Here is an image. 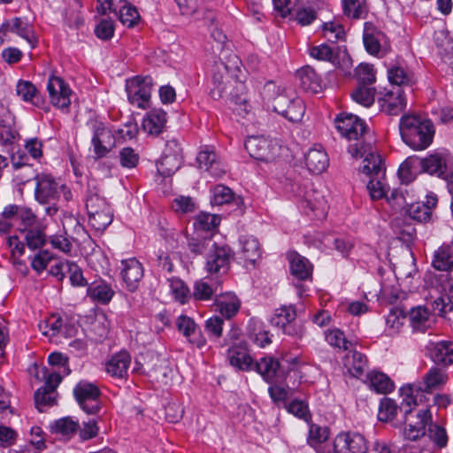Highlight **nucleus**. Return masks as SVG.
<instances>
[{
    "label": "nucleus",
    "instance_id": "nucleus-1",
    "mask_svg": "<svg viewBox=\"0 0 453 453\" xmlns=\"http://www.w3.org/2000/svg\"><path fill=\"white\" fill-rule=\"evenodd\" d=\"M244 78L245 73L239 57L233 52L222 50L220 61L216 63L212 75V98L219 99L227 96L234 104V111L239 114L247 113L249 104L244 96Z\"/></svg>",
    "mask_w": 453,
    "mask_h": 453
},
{
    "label": "nucleus",
    "instance_id": "nucleus-2",
    "mask_svg": "<svg viewBox=\"0 0 453 453\" xmlns=\"http://www.w3.org/2000/svg\"><path fill=\"white\" fill-rule=\"evenodd\" d=\"M334 123L338 132L352 142L348 147L351 157H365L369 152H373L372 143L366 140L367 127L361 119L350 113H341Z\"/></svg>",
    "mask_w": 453,
    "mask_h": 453
},
{
    "label": "nucleus",
    "instance_id": "nucleus-3",
    "mask_svg": "<svg viewBox=\"0 0 453 453\" xmlns=\"http://www.w3.org/2000/svg\"><path fill=\"white\" fill-rule=\"evenodd\" d=\"M404 436L415 441L426 434V426L430 440L440 449L446 447L448 435L445 428L432 422V414L428 408L420 410L416 415L404 413Z\"/></svg>",
    "mask_w": 453,
    "mask_h": 453
},
{
    "label": "nucleus",
    "instance_id": "nucleus-4",
    "mask_svg": "<svg viewBox=\"0 0 453 453\" xmlns=\"http://www.w3.org/2000/svg\"><path fill=\"white\" fill-rule=\"evenodd\" d=\"M447 372L437 366H432L422 377V381L411 383L400 388V395L403 397V409L405 414H411L417 406V395L420 392L432 393L441 389L448 381Z\"/></svg>",
    "mask_w": 453,
    "mask_h": 453
},
{
    "label": "nucleus",
    "instance_id": "nucleus-5",
    "mask_svg": "<svg viewBox=\"0 0 453 453\" xmlns=\"http://www.w3.org/2000/svg\"><path fill=\"white\" fill-rule=\"evenodd\" d=\"M261 95L268 104H272L274 111L289 121L299 122L302 120L305 112V105L301 98L288 97L273 81L265 84Z\"/></svg>",
    "mask_w": 453,
    "mask_h": 453
},
{
    "label": "nucleus",
    "instance_id": "nucleus-6",
    "mask_svg": "<svg viewBox=\"0 0 453 453\" xmlns=\"http://www.w3.org/2000/svg\"><path fill=\"white\" fill-rule=\"evenodd\" d=\"M399 131L403 141L417 150L426 149L434 135L433 123L416 115H403L400 119Z\"/></svg>",
    "mask_w": 453,
    "mask_h": 453
},
{
    "label": "nucleus",
    "instance_id": "nucleus-7",
    "mask_svg": "<svg viewBox=\"0 0 453 453\" xmlns=\"http://www.w3.org/2000/svg\"><path fill=\"white\" fill-rule=\"evenodd\" d=\"M363 163L362 172L370 177L367 189L371 198H386L390 189L385 181V169L380 156L375 152H369Z\"/></svg>",
    "mask_w": 453,
    "mask_h": 453
},
{
    "label": "nucleus",
    "instance_id": "nucleus-8",
    "mask_svg": "<svg viewBox=\"0 0 453 453\" xmlns=\"http://www.w3.org/2000/svg\"><path fill=\"white\" fill-rule=\"evenodd\" d=\"M35 179L36 180L35 197L38 203L42 204L55 203L61 194L66 202L72 200L71 189L58 181L51 174L39 173Z\"/></svg>",
    "mask_w": 453,
    "mask_h": 453
},
{
    "label": "nucleus",
    "instance_id": "nucleus-9",
    "mask_svg": "<svg viewBox=\"0 0 453 453\" xmlns=\"http://www.w3.org/2000/svg\"><path fill=\"white\" fill-rule=\"evenodd\" d=\"M89 223L96 231H104L113 219L111 206L97 190L89 189L86 198Z\"/></svg>",
    "mask_w": 453,
    "mask_h": 453
},
{
    "label": "nucleus",
    "instance_id": "nucleus-10",
    "mask_svg": "<svg viewBox=\"0 0 453 453\" xmlns=\"http://www.w3.org/2000/svg\"><path fill=\"white\" fill-rule=\"evenodd\" d=\"M40 373L44 380V385L38 388L35 393V403L39 411H44V408L50 407L55 404V390L62 380V377L58 372H49L46 367H42L37 373Z\"/></svg>",
    "mask_w": 453,
    "mask_h": 453
},
{
    "label": "nucleus",
    "instance_id": "nucleus-11",
    "mask_svg": "<svg viewBox=\"0 0 453 453\" xmlns=\"http://www.w3.org/2000/svg\"><path fill=\"white\" fill-rule=\"evenodd\" d=\"M244 146L251 157L265 162L274 160L281 149L277 141L262 135L249 137Z\"/></svg>",
    "mask_w": 453,
    "mask_h": 453
},
{
    "label": "nucleus",
    "instance_id": "nucleus-12",
    "mask_svg": "<svg viewBox=\"0 0 453 453\" xmlns=\"http://www.w3.org/2000/svg\"><path fill=\"white\" fill-rule=\"evenodd\" d=\"M152 87L153 80L150 76H136L128 80L126 90L129 102L139 108L145 109L150 98Z\"/></svg>",
    "mask_w": 453,
    "mask_h": 453
},
{
    "label": "nucleus",
    "instance_id": "nucleus-13",
    "mask_svg": "<svg viewBox=\"0 0 453 453\" xmlns=\"http://www.w3.org/2000/svg\"><path fill=\"white\" fill-rule=\"evenodd\" d=\"M74 396L81 408L88 414H96L100 410L98 387L88 381H80L73 389Z\"/></svg>",
    "mask_w": 453,
    "mask_h": 453
},
{
    "label": "nucleus",
    "instance_id": "nucleus-14",
    "mask_svg": "<svg viewBox=\"0 0 453 453\" xmlns=\"http://www.w3.org/2000/svg\"><path fill=\"white\" fill-rule=\"evenodd\" d=\"M334 453H366L368 445L358 433H341L334 441Z\"/></svg>",
    "mask_w": 453,
    "mask_h": 453
},
{
    "label": "nucleus",
    "instance_id": "nucleus-15",
    "mask_svg": "<svg viewBox=\"0 0 453 453\" xmlns=\"http://www.w3.org/2000/svg\"><path fill=\"white\" fill-rule=\"evenodd\" d=\"M93 130L92 145L97 157H104L115 144V137L111 130L103 123L91 122Z\"/></svg>",
    "mask_w": 453,
    "mask_h": 453
},
{
    "label": "nucleus",
    "instance_id": "nucleus-16",
    "mask_svg": "<svg viewBox=\"0 0 453 453\" xmlns=\"http://www.w3.org/2000/svg\"><path fill=\"white\" fill-rule=\"evenodd\" d=\"M47 91L54 106L60 109H67L70 106L72 90L61 78L50 76L47 82Z\"/></svg>",
    "mask_w": 453,
    "mask_h": 453
},
{
    "label": "nucleus",
    "instance_id": "nucleus-17",
    "mask_svg": "<svg viewBox=\"0 0 453 453\" xmlns=\"http://www.w3.org/2000/svg\"><path fill=\"white\" fill-rule=\"evenodd\" d=\"M231 249L227 245L215 244L206 256V270L210 273H225L229 268L232 258Z\"/></svg>",
    "mask_w": 453,
    "mask_h": 453
},
{
    "label": "nucleus",
    "instance_id": "nucleus-18",
    "mask_svg": "<svg viewBox=\"0 0 453 453\" xmlns=\"http://www.w3.org/2000/svg\"><path fill=\"white\" fill-rule=\"evenodd\" d=\"M120 274L126 288L135 291L143 278L144 269L142 263L135 257L123 259L120 262Z\"/></svg>",
    "mask_w": 453,
    "mask_h": 453
},
{
    "label": "nucleus",
    "instance_id": "nucleus-19",
    "mask_svg": "<svg viewBox=\"0 0 453 453\" xmlns=\"http://www.w3.org/2000/svg\"><path fill=\"white\" fill-rule=\"evenodd\" d=\"M309 53L311 58L320 60L328 61L338 68L349 69L350 65V58L346 52L342 53V65L340 63V52L338 48H332L326 43H322L318 46H312L309 50Z\"/></svg>",
    "mask_w": 453,
    "mask_h": 453
},
{
    "label": "nucleus",
    "instance_id": "nucleus-20",
    "mask_svg": "<svg viewBox=\"0 0 453 453\" xmlns=\"http://www.w3.org/2000/svg\"><path fill=\"white\" fill-rule=\"evenodd\" d=\"M364 45L371 55H378L387 42L383 32L379 30L372 22H365L363 34Z\"/></svg>",
    "mask_w": 453,
    "mask_h": 453
},
{
    "label": "nucleus",
    "instance_id": "nucleus-21",
    "mask_svg": "<svg viewBox=\"0 0 453 453\" xmlns=\"http://www.w3.org/2000/svg\"><path fill=\"white\" fill-rule=\"evenodd\" d=\"M301 203L302 206L304 209H308L315 219H321L326 218L328 205L320 192L312 188L309 189L308 192H305V196Z\"/></svg>",
    "mask_w": 453,
    "mask_h": 453
},
{
    "label": "nucleus",
    "instance_id": "nucleus-22",
    "mask_svg": "<svg viewBox=\"0 0 453 453\" xmlns=\"http://www.w3.org/2000/svg\"><path fill=\"white\" fill-rule=\"evenodd\" d=\"M18 135L14 127V117L8 107L0 101V145L12 143Z\"/></svg>",
    "mask_w": 453,
    "mask_h": 453
},
{
    "label": "nucleus",
    "instance_id": "nucleus-23",
    "mask_svg": "<svg viewBox=\"0 0 453 453\" xmlns=\"http://www.w3.org/2000/svg\"><path fill=\"white\" fill-rule=\"evenodd\" d=\"M196 162L200 169L209 172L213 177L219 178L226 173L218 160L217 154L210 147L206 146L199 151Z\"/></svg>",
    "mask_w": 453,
    "mask_h": 453
},
{
    "label": "nucleus",
    "instance_id": "nucleus-24",
    "mask_svg": "<svg viewBox=\"0 0 453 453\" xmlns=\"http://www.w3.org/2000/svg\"><path fill=\"white\" fill-rule=\"evenodd\" d=\"M381 111L388 115H398L406 107L403 90L400 88L389 91L379 101Z\"/></svg>",
    "mask_w": 453,
    "mask_h": 453
},
{
    "label": "nucleus",
    "instance_id": "nucleus-25",
    "mask_svg": "<svg viewBox=\"0 0 453 453\" xmlns=\"http://www.w3.org/2000/svg\"><path fill=\"white\" fill-rule=\"evenodd\" d=\"M0 31L15 33L25 39L31 48L37 44V39L28 23L21 18H13L3 23Z\"/></svg>",
    "mask_w": 453,
    "mask_h": 453
},
{
    "label": "nucleus",
    "instance_id": "nucleus-26",
    "mask_svg": "<svg viewBox=\"0 0 453 453\" xmlns=\"http://www.w3.org/2000/svg\"><path fill=\"white\" fill-rule=\"evenodd\" d=\"M131 364V356L127 351H119L113 355L105 364L109 375L116 379H127Z\"/></svg>",
    "mask_w": 453,
    "mask_h": 453
},
{
    "label": "nucleus",
    "instance_id": "nucleus-27",
    "mask_svg": "<svg viewBox=\"0 0 453 453\" xmlns=\"http://www.w3.org/2000/svg\"><path fill=\"white\" fill-rule=\"evenodd\" d=\"M296 318V311L292 305H284L275 310L273 317L271 319L272 325L282 329L286 334L293 335L296 330L291 326Z\"/></svg>",
    "mask_w": 453,
    "mask_h": 453
},
{
    "label": "nucleus",
    "instance_id": "nucleus-28",
    "mask_svg": "<svg viewBox=\"0 0 453 453\" xmlns=\"http://www.w3.org/2000/svg\"><path fill=\"white\" fill-rule=\"evenodd\" d=\"M432 265L438 271L446 272V277L453 280V249L441 246L434 254Z\"/></svg>",
    "mask_w": 453,
    "mask_h": 453
},
{
    "label": "nucleus",
    "instance_id": "nucleus-29",
    "mask_svg": "<svg viewBox=\"0 0 453 453\" xmlns=\"http://www.w3.org/2000/svg\"><path fill=\"white\" fill-rule=\"evenodd\" d=\"M305 165L311 173H321L329 165L328 156L321 146H315L307 152Z\"/></svg>",
    "mask_w": 453,
    "mask_h": 453
},
{
    "label": "nucleus",
    "instance_id": "nucleus-30",
    "mask_svg": "<svg viewBox=\"0 0 453 453\" xmlns=\"http://www.w3.org/2000/svg\"><path fill=\"white\" fill-rule=\"evenodd\" d=\"M431 359L437 365H449L453 364V342L441 341L431 343L429 347Z\"/></svg>",
    "mask_w": 453,
    "mask_h": 453
},
{
    "label": "nucleus",
    "instance_id": "nucleus-31",
    "mask_svg": "<svg viewBox=\"0 0 453 453\" xmlns=\"http://www.w3.org/2000/svg\"><path fill=\"white\" fill-rule=\"evenodd\" d=\"M408 315L412 329L417 332H426L434 322L431 311L423 305L411 308Z\"/></svg>",
    "mask_w": 453,
    "mask_h": 453
},
{
    "label": "nucleus",
    "instance_id": "nucleus-32",
    "mask_svg": "<svg viewBox=\"0 0 453 453\" xmlns=\"http://www.w3.org/2000/svg\"><path fill=\"white\" fill-rule=\"evenodd\" d=\"M343 366L350 376L358 379L367 370V358L358 351H349L343 358Z\"/></svg>",
    "mask_w": 453,
    "mask_h": 453
},
{
    "label": "nucleus",
    "instance_id": "nucleus-33",
    "mask_svg": "<svg viewBox=\"0 0 453 453\" xmlns=\"http://www.w3.org/2000/svg\"><path fill=\"white\" fill-rule=\"evenodd\" d=\"M16 94L23 101L30 103L37 108H42L44 106V99L39 94L35 85L30 81H19L16 85Z\"/></svg>",
    "mask_w": 453,
    "mask_h": 453
},
{
    "label": "nucleus",
    "instance_id": "nucleus-34",
    "mask_svg": "<svg viewBox=\"0 0 453 453\" xmlns=\"http://www.w3.org/2000/svg\"><path fill=\"white\" fill-rule=\"evenodd\" d=\"M176 326L192 344L198 348H202L205 345V339L201 335L196 337L197 329L196 324L191 318L186 315H180L176 320Z\"/></svg>",
    "mask_w": 453,
    "mask_h": 453
},
{
    "label": "nucleus",
    "instance_id": "nucleus-35",
    "mask_svg": "<svg viewBox=\"0 0 453 453\" xmlns=\"http://www.w3.org/2000/svg\"><path fill=\"white\" fill-rule=\"evenodd\" d=\"M296 77L299 79L300 86L303 90L311 93L321 91V79L311 66L307 65L298 70Z\"/></svg>",
    "mask_w": 453,
    "mask_h": 453
},
{
    "label": "nucleus",
    "instance_id": "nucleus-36",
    "mask_svg": "<svg viewBox=\"0 0 453 453\" xmlns=\"http://www.w3.org/2000/svg\"><path fill=\"white\" fill-rule=\"evenodd\" d=\"M290 273L296 279L304 280L311 277L312 265L307 258L296 252L288 254Z\"/></svg>",
    "mask_w": 453,
    "mask_h": 453
},
{
    "label": "nucleus",
    "instance_id": "nucleus-37",
    "mask_svg": "<svg viewBox=\"0 0 453 453\" xmlns=\"http://www.w3.org/2000/svg\"><path fill=\"white\" fill-rule=\"evenodd\" d=\"M166 122V113L160 109L149 111L142 120V128L150 134H158Z\"/></svg>",
    "mask_w": 453,
    "mask_h": 453
},
{
    "label": "nucleus",
    "instance_id": "nucleus-38",
    "mask_svg": "<svg viewBox=\"0 0 453 453\" xmlns=\"http://www.w3.org/2000/svg\"><path fill=\"white\" fill-rule=\"evenodd\" d=\"M115 14L119 21L127 27H133L140 21V14L137 8L127 0L119 2Z\"/></svg>",
    "mask_w": 453,
    "mask_h": 453
},
{
    "label": "nucleus",
    "instance_id": "nucleus-39",
    "mask_svg": "<svg viewBox=\"0 0 453 453\" xmlns=\"http://www.w3.org/2000/svg\"><path fill=\"white\" fill-rule=\"evenodd\" d=\"M415 159L418 161L417 165L421 166L423 171L429 174L441 176L447 169L446 160L440 154H433L426 158L415 157Z\"/></svg>",
    "mask_w": 453,
    "mask_h": 453
},
{
    "label": "nucleus",
    "instance_id": "nucleus-40",
    "mask_svg": "<svg viewBox=\"0 0 453 453\" xmlns=\"http://www.w3.org/2000/svg\"><path fill=\"white\" fill-rule=\"evenodd\" d=\"M241 253L247 264L254 265L261 256L260 244L253 236L242 237L240 241Z\"/></svg>",
    "mask_w": 453,
    "mask_h": 453
},
{
    "label": "nucleus",
    "instance_id": "nucleus-41",
    "mask_svg": "<svg viewBox=\"0 0 453 453\" xmlns=\"http://www.w3.org/2000/svg\"><path fill=\"white\" fill-rule=\"evenodd\" d=\"M253 368L266 382L272 383L273 382L280 368V363L273 357H265L253 365Z\"/></svg>",
    "mask_w": 453,
    "mask_h": 453
},
{
    "label": "nucleus",
    "instance_id": "nucleus-42",
    "mask_svg": "<svg viewBox=\"0 0 453 453\" xmlns=\"http://www.w3.org/2000/svg\"><path fill=\"white\" fill-rule=\"evenodd\" d=\"M344 15L354 19H365L368 7L365 0H341Z\"/></svg>",
    "mask_w": 453,
    "mask_h": 453
},
{
    "label": "nucleus",
    "instance_id": "nucleus-43",
    "mask_svg": "<svg viewBox=\"0 0 453 453\" xmlns=\"http://www.w3.org/2000/svg\"><path fill=\"white\" fill-rule=\"evenodd\" d=\"M369 387L379 394H388L394 388V383L384 373L372 372L367 374Z\"/></svg>",
    "mask_w": 453,
    "mask_h": 453
},
{
    "label": "nucleus",
    "instance_id": "nucleus-44",
    "mask_svg": "<svg viewBox=\"0 0 453 453\" xmlns=\"http://www.w3.org/2000/svg\"><path fill=\"white\" fill-rule=\"evenodd\" d=\"M327 438L328 429L326 427H321L314 424L310 426L307 441L311 447L316 449L318 453L330 452V450L326 451L324 449H322V445L326 442Z\"/></svg>",
    "mask_w": 453,
    "mask_h": 453
},
{
    "label": "nucleus",
    "instance_id": "nucleus-45",
    "mask_svg": "<svg viewBox=\"0 0 453 453\" xmlns=\"http://www.w3.org/2000/svg\"><path fill=\"white\" fill-rule=\"evenodd\" d=\"M228 359L231 365L243 371L253 369L251 357L245 349L232 348L228 351Z\"/></svg>",
    "mask_w": 453,
    "mask_h": 453
},
{
    "label": "nucleus",
    "instance_id": "nucleus-46",
    "mask_svg": "<svg viewBox=\"0 0 453 453\" xmlns=\"http://www.w3.org/2000/svg\"><path fill=\"white\" fill-rule=\"evenodd\" d=\"M403 407V402L401 403V406H398L395 401L391 398L384 397L380 401L378 418L383 422H388L395 419L397 411L400 410L404 412V409Z\"/></svg>",
    "mask_w": 453,
    "mask_h": 453
},
{
    "label": "nucleus",
    "instance_id": "nucleus-47",
    "mask_svg": "<svg viewBox=\"0 0 453 453\" xmlns=\"http://www.w3.org/2000/svg\"><path fill=\"white\" fill-rule=\"evenodd\" d=\"M114 295V291L111 288L104 283L100 282L88 288V296L101 303H109Z\"/></svg>",
    "mask_w": 453,
    "mask_h": 453
},
{
    "label": "nucleus",
    "instance_id": "nucleus-48",
    "mask_svg": "<svg viewBox=\"0 0 453 453\" xmlns=\"http://www.w3.org/2000/svg\"><path fill=\"white\" fill-rule=\"evenodd\" d=\"M22 233L24 234L26 245L30 250L41 249L46 242V235L40 226L25 229Z\"/></svg>",
    "mask_w": 453,
    "mask_h": 453
},
{
    "label": "nucleus",
    "instance_id": "nucleus-49",
    "mask_svg": "<svg viewBox=\"0 0 453 453\" xmlns=\"http://www.w3.org/2000/svg\"><path fill=\"white\" fill-rule=\"evenodd\" d=\"M211 280L203 278L194 284L193 296L197 300H209L217 292L218 286L211 284Z\"/></svg>",
    "mask_w": 453,
    "mask_h": 453
},
{
    "label": "nucleus",
    "instance_id": "nucleus-50",
    "mask_svg": "<svg viewBox=\"0 0 453 453\" xmlns=\"http://www.w3.org/2000/svg\"><path fill=\"white\" fill-rule=\"evenodd\" d=\"M182 158L180 157L162 156L157 163V172L164 177L173 174L181 165Z\"/></svg>",
    "mask_w": 453,
    "mask_h": 453
},
{
    "label": "nucleus",
    "instance_id": "nucleus-51",
    "mask_svg": "<svg viewBox=\"0 0 453 453\" xmlns=\"http://www.w3.org/2000/svg\"><path fill=\"white\" fill-rule=\"evenodd\" d=\"M351 97L356 103L368 108L374 103L375 89L366 86H359L351 93Z\"/></svg>",
    "mask_w": 453,
    "mask_h": 453
},
{
    "label": "nucleus",
    "instance_id": "nucleus-52",
    "mask_svg": "<svg viewBox=\"0 0 453 453\" xmlns=\"http://www.w3.org/2000/svg\"><path fill=\"white\" fill-rule=\"evenodd\" d=\"M39 328L42 334L48 337H54L61 334L63 320L61 318L53 315L40 323Z\"/></svg>",
    "mask_w": 453,
    "mask_h": 453
},
{
    "label": "nucleus",
    "instance_id": "nucleus-53",
    "mask_svg": "<svg viewBox=\"0 0 453 453\" xmlns=\"http://www.w3.org/2000/svg\"><path fill=\"white\" fill-rule=\"evenodd\" d=\"M241 302L236 296H228L217 302L219 312L226 319L234 317L239 311Z\"/></svg>",
    "mask_w": 453,
    "mask_h": 453
},
{
    "label": "nucleus",
    "instance_id": "nucleus-54",
    "mask_svg": "<svg viewBox=\"0 0 453 453\" xmlns=\"http://www.w3.org/2000/svg\"><path fill=\"white\" fill-rule=\"evenodd\" d=\"M234 199L233 191L226 186L217 185L211 189V202L215 205L229 203Z\"/></svg>",
    "mask_w": 453,
    "mask_h": 453
},
{
    "label": "nucleus",
    "instance_id": "nucleus-55",
    "mask_svg": "<svg viewBox=\"0 0 453 453\" xmlns=\"http://www.w3.org/2000/svg\"><path fill=\"white\" fill-rule=\"evenodd\" d=\"M405 312L400 308H393L386 318L387 328L391 334L397 333L403 326L405 319Z\"/></svg>",
    "mask_w": 453,
    "mask_h": 453
},
{
    "label": "nucleus",
    "instance_id": "nucleus-56",
    "mask_svg": "<svg viewBox=\"0 0 453 453\" xmlns=\"http://www.w3.org/2000/svg\"><path fill=\"white\" fill-rule=\"evenodd\" d=\"M171 293L180 303H185L190 298V292L187 285L180 279L169 280Z\"/></svg>",
    "mask_w": 453,
    "mask_h": 453
},
{
    "label": "nucleus",
    "instance_id": "nucleus-57",
    "mask_svg": "<svg viewBox=\"0 0 453 453\" xmlns=\"http://www.w3.org/2000/svg\"><path fill=\"white\" fill-rule=\"evenodd\" d=\"M216 243L212 237L196 238L189 242L188 248L193 253L206 257L208 252L215 247Z\"/></svg>",
    "mask_w": 453,
    "mask_h": 453
},
{
    "label": "nucleus",
    "instance_id": "nucleus-58",
    "mask_svg": "<svg viewBox=\"0 0 453 453\" xmlns=\"http://www.w3.org/2000/svg\"><path fill=\"white\" fill-rule=\"evenodd\" d=\"M79 427L76 421L73 420L69 417H65L57 420L52 426L55 433L60 434L64 436H70L73 434Z\"/></svg>",
    "mask_w": 453,
    "mask_h": 453
},
{
    "label": "nucleus",
    "instance_id": "nucleus-59",
    "mask_svg": "<svg viewBox=\"0 0 453 453\" xmlns=\"http://www.w3.org/2000/svg\"><path fill=\"white\" fill-rule=\"evenodd\" d=\"M324 36L331 42H336L342 39L345 31L343 27L336 21L326 22L322 26Z\"/></svg>",
    "mask_w": 453,
    "mask_h": 453
},
{
    "label": "nucleus",
    "instance_id": "nucleus-60",
    "mask_svg": "<svg viewBox=\"0 0 453 453\" xmlns=\"http://www.w3.org/2000/svg\"><path fill=\"white\" fill-rule=\"evenodd\" d=\"M17 219L21 223L22 226L19 227L21 232L25 231V229H29L39 226L35 214L31 211V209L26 207L19 206Z\"/></svg>",
    "mask_w": 453,
    "mask_h": 453
},
{
    "label": "nucleus",
    "instance_id": "nucleus-61",
    "mask_svg": "<svg viewBox=\"0 0 453 453\" xmlns=\"http://www.w3.org/2000/svg\"><path fill=\"white\" fill-rule=\"evenodd\" d=\"M405 213L418 222L427 221L431 218V211H429V208L419 203L410 204Z\"/></svg>",
    "mask_w": 453,
    "mask_h": 453
},
{
    "label": "nucleus",
    "instance_id": "nucleus-62",
    "mask_svg": "<svg viewBox=\"0 0 453 453\" xmlns=\"http://www.w3.org/2000/svg\"><path fill=\"white\" fill-rule=\"evenodd\" d=\"M386 199L392 208L396 211H403L406 212V209L410 206L403 192L400 189L390 190Z\"/></svg>",
    "mask_w": 453,
    "mask_h": 453
},
{
    "label": "nucleus",
    "instance_id": "nucleus-63",
    "mask_svg": "<svg viewBox=\"0 0 453 453\" xmlns=\"http://www.w3.org/2000/svg\"><path fill=\"white\" fill-rule=\"evenodd\" d=\"M219 218L211 213H201L195 220V226L197 229L210 231L219 224Z\"/></svg>",
    "mask_w": 453,
    "mask_h": 453
},
{
    "label": "nucleus",
    "instance_id": "nucleus-64",
    "mask_svg": "<svg viewBox=\"0 0 453 453\" xmlns=\"http://www.w3.org/2000/svg\"><path fill=\"white\" fill-rule=\"evenodd\" d=\"M326 342L335 348L347 350L351 342L347 341L344 334L339 329L329 330L326 334Z\"/></svg>",
    "mask_w": 453,
    "mask_h": 453
}]
</instances>
